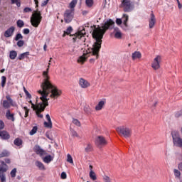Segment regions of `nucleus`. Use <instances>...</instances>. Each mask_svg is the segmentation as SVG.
I'll return each mask as SVG.
<instances>
[{
    "mask_svg": "<svg viewBox=\"0 0 182 182\" xmlns=\"http://www.w3.org/2000/svg\"><path fill=\"white\" fill-rule=\"evenodd\" d=\"M36 166L39 168V170H45V165L39 161H36Z\"/></svg>",
    "mask_w": 182,
    "mask_h": 182,
    "instance_id": "nucleus-26",
    "label": "nucleus"
},
{
    "mask_svg": "<svg viewBox=\"0 0 182 182\" xmlns=\"http://www.w3.org/2000/svg\"><path fill=\"white\" fill-rule=\"evenodd\" d=\"M178 170H180V171H182V162H180L178 164Z\"/></svg>",
    "mask_w": 182,
    "mask_h": 182,
    "instance_id": "nucleus-57",
    "label": "nucleus"
},
{
    "mask_svg": "<svg viewBox=\"0 0 182 182\" xmlns=\"http://www.w3.org/2000/svg\"><path fill=\"white\" fill-rule=\"evenodd\" d=\"M41 22H42V16L41 14V12H35L32 14V16L31 17V23L32 26L34 28H38Z\"/></svg>",
    "mask_w": 182,
    "mask_h": 182,
    "instance_id": "nucleus-4",
    "label": "nucleus"
},
{
    "mask_svg": "<svg viewBox=\"0 0 182 182\" xmlns=\"http://www.w3.org/2000/svg\"><path fill=\"white\" fill-rule=\"evenodd\" d=\"M28 55H29V52L23 53L18 55V60H22L25 59L26 56H28Z\"/></svg>",
    "mask_w": 182,
    "mask_h": 182,
    "instance_id": "nucleus-32",
    "label": "nucleus"
},
{
    "mask_svg": "<svg viewBox=\"0 0 182 182\" xmlns=\"http://www.w3.org/2000/svg\"><path fill=\"white\" fill-rule=\"evenodd\" d=\"M66 36V31H64V33L63 34V38H65Z\"/></svg>",
    "mask_w": 182,
    "mask_h": 182,
    "instance_id": "nucleus-62",
    "label": "nucleus"
},
{
    "mask_svg": "<svg viewBox=\"0 0 182 182\" xmlns=\"http://www.w3.org/2000/svg\"><path fill=\"white\" fill-rule=\"evenodd\" d=\"M77 4V0H73L70 3V9H75V6H76Z\"/></svg>",
    "mask_w": 182,
    "mask_h": 182,
    "instance_id": "nucleus-35",
    "label": "nucleus"
},
{
    "mask_svg": "<svg viewBox=\"0 0 182 182\" xmlns=\"http://www.w3.org/2000/svg\"><path fill=\"white\" fill-rule=\"evenodd\" d=\"M161 63V56L156 55L151 63V68L154 70H158L160 68V63Z\"/></svg>",
    "mask_w": 182,
    "mask_h": 182,
    "instance_id": "nucleus-12",
    "label": "nucleus"
},
{
    "mask_svg": "<svg viewBox=\"0 0 182 182\" xmlns=\"http://www.w3.org/2000/svg\"><path fill=\"white\" fill-rule=\"evenodd\" d=\"M122 23H123V21H122V18H117V20H116L117 25H120Z\"/></svg>",
    "mask_w": 182,
    "mask_h": 182,
    "instance_id": "nucleus-55",
    "label": "nucleus"
},
{
    "mask_svg": "<svg viewBox=\"0 0 182 182\" xmlns=\"http://www.w3.org/2000/svg\"><path fill=\"white\" fill-rule=\"evenodd\" d=\"M5 163H6L7 164H11V159H5Z\"/></svg>",
    "mask_w": 182,
    "mask_h": 182,
    "instance_id": "nucleus-59",
    "label": "nucleus"
},
{
    "mask_svg": "<svg viewBox=\"0 0 182 182\" xmlns=\"http://www.w3.org/2000/svg\"><path fill=\"white\" fill-rule=\"evenodd\" d=\"M79 85L82 89H87V87H90V82L84 78L80 79Z\"/></svg>",
    "mask_w": 182,
    "mask_h": 182,
    "instance_id": "nucleus-15",
    "label": "nucleus"
},
{
    "mask_svg": "<svg viewBox=\"0 0 182 182\" xmlns=\"http://www.w3.org/2000/svg\"><path fill=\"white\" fill-rule=\"evenodd\" d=\"M0 137L3 140H9V139H11V135H9V133H8V132L2 131L0 132Z\"/></svg>",
    "mask_w": 182,
    "mask_h": 182,
    "instance_id": "nucleus-21",
    "label": "nucleus"
},
{
    "mask_svg": "<svg viewBox=\"0 0 182 182\" xmlns=\"http://www.w3.org/2000/svg\"><path fill=\"white\" fill-rule=\"evenodd\" d=\"M173 175L174 177L176 180H178L179 182H182V178H181V171L180 169L174 168L173 169Z\"/></svg>",
    "mask_w": 182,
    "mask_h": 182,
    "instance_id": "nucleus-18",
    "label": "nucleus"
},
{
    "mask_svg": "<svg viewBox=\"0 0 182 182\" xmlns=\"http://www.w3.org/2000/svg\"><path fill=\"white\" fill-rule=\"evenodd\" d=\"M85 35H86V30L85 29V27H80L78 31L73 35H70V36H73V42H76L77 39H82L83 42H85L86 38H85Z\"/></svg>",
    "mask_w": 182,
    "mask_h": 182,
    "instance_id": "nucleus-5",
    "label": "nucleus"
},
{
    "mask_svg": "<svg viewBox=\"0 0 182 182\" xmlns=\"http://www.w3.org/2000/svg\"><path fill=\"white\" fill-rule=\"evenodd\" d=\"M29 32H31V31L29 30V28H24L23 30V33H24V35H28L29 33Z\"/></svg>",
    "mask_w": 182,
    "mask_h": 182,
    "instance_id": "nucleus-54",
    "label": "nucleus"
},
{
    "mask_svg": "<svg viewBox=\"0 0 182 182\" xmlns=\"http://www.w3.org/2000/svg\"><path fill=\"white\" fill-rule=\"evenodd\" d=\"M67 161L73 164V158H72V156L70 154H68L67 155Z\"/></svg>",
    "mask_w": 182,
    "mask_h": 182,
    "instance_id": "nucleus-39",
    "label": "nucleus"
},
{
    "mask_svg": "<svg viewBox=\"0 0 182 182\" xmlns=\"http://www.w3.org/2000/svg\"><path fill=\"white\" fill-rule=\"evenodd\" d=\"M119 8H122L124 12H132L134 9V4L132 0H122Z\"/></svg>",
    "mask_w": 182,
    "mask_h": 182,
    "instance_id": "nucleus-3",
    "label": "nucleus"
},
{
    "mask_svg": "<svg viewBox=\"0 0 182 182\" xmlns=\"http://www.w3.org/2000/svg\"><path fill=\"white\" fill-rule=\"evenodd\" d=\"M92 150H93V146H92V144H87V146L85 149V151H86V153H89V152L92 151Z\"/></svg>",
    "mask_w": 182,
    "mask_h": 182,
    "instance_id": "nucleus-33",
    "label": "nucleus"
},
{
    "mask_svg": "<svg viewBox=\"0 0 182 182\" xmlns=\"http://www.w3.org/2000/svg\"><path fill=\"white\" fill-rule=\"evenodd\" d=\"M132 60H136V59H141V53L140 51H135L132 55Z\"/></svg>",
    "mask_w": 182,
    "mask_h": 182,
    "instance_id": "nucleus-22",
    "label": "nucleus"
},
{
    "mask_svg": "<svg viewBox=\"0 0 182 182\" xmlns=\"http://www.w3.org/2000/svg\"><path fill=\"white\" fill-rule=\"evenodd\" d=\"M173 143L176 147L182 148V139L180 137V133L178 131L171 132Z\"/></svg>",
    "mask_w": 182,
    "mask_h": 182,
    "instance_id": "nucleus-6",
    "label": "nucleus"
},
{
    "mask_svg": "<svg viewBox=\"0 0 182 182\" xmlns=\"http://www.w3.org/2000/svg\"><path fill=\"white\" fill-rule=\"evenodd\" d=\"M85 4L88 8L93 6V0H85Z\"/></svg>",
    "mask_w": 182,
    "mask_h": 182,
    "instance_id": "nucleus-38",
    "label": "nucleus"
},
{
    "mask_svg": "<svg viewBox=\"0 0 182 182\" xmlns=\"http://www.w3.org/2000/svg\"><path fill=\"white\" fill-rule=\"evenodd\" d=\"M16 56H18V53H16V51L12 50L10 52V55H9L10 59L14 60H15Z\"/></svg>",
    "mask_w": 182,
    "mask_h": 182,
    "instance_id": "nucleus-31",
    "label": "nucleus"
},
{
    "mask_svg": "<svg viewBox=\"0 0 182 182\" xmlns=\"http://www.w3.org/2000/svg\"><path fill=\"white\" fill-rule=\"evenodd\" d=\"M23 41L20 40L17 42V46H18V48H22V46H23Z\"/></svg>",
    "mask_w": 182,
    "mask_h": 182,
    "instance_id": "nucleus-50",
    "label": "nucleus"
},
{
    "mask_svg": "<svg viewBox=\"0 0 182 182\" xmlns=\"http://www.w3.org/2000/svg\"><path fill=\"white\" fill-rule=\"evenodd\" d=\"M43 161L47 164H49L50 161H53V157L50 155L46 156L43 159Z\"/></svg>",
    "mask_w": 182,
    "mask_h": 182,
    "instance_id": "nucleus-25",
    "label": "nucleus"
},
{
    "mask_svg": "<svg viewBox=\"0 0 182 182\" xmlns=\"http://www.w3.org/2000/svg\"><path fill=\"white\" fill-rule=\"evenodd\" d=\"M34 151L35 153H36V154H38L41 157H42V156H46V154H48V153H46V151L41 148L39 145H36L34 146Z\"/></svg>",
    "mask_w": 182,
    "mask_h": 182,
    "instance_id": "nucleus-13",
    "label": "nucleus"
},
{
    "mask_svg": "<svg viewBox=\"0 0 182 182\" xmlns=\"http://www.w3.org/2000/svg\"><path fill=\"white\" fill-rule=\"evenodd\" d=\"M178 8L179 9H181V8H182V5L180 3H178Z\"/></svg>",
    "mask_w": 182,
    "mask_h": 182,
    "instance_id": "nucleus-61",
    "label": "nucleus"
},
{
    "mask_svg": "<svg viewBox=\"0 0 182 182\" xmlns=\"http://www.w3.org/2000/svg\"><path fill=\"white\" fill-rule=\"evenodd\" d=\"M156 22H157V21L156 20V16H154V14L151 13L150 15V18H149V29H153V28H154Z\"/></svg>",
    "mask_w": 182,
    "mask_h": 182,
    "instance_id": "nucleus-14",
    "label": "nucleus"
},
{
    "mask_svg": "<svg viewBox=\"0 0 182 182\" xmlns=\"http://www.w3.org/2000/svg\"><path fill=\"white\" fill-rule=\"evenodd\" d=\"M117 132L124 136V137L129 138L132 136V129L130 128H127L126 127H120L117 128Z\"/></svg>",
    "mask_w": 182,
    "mask_h": 182,
    "instance_id": "nucleus-10",
    "label": "nucleus"
},
{
    "mask_svg": "<svg viewBox=\"0 0 182 182\" xmlns=\"http://www.w3.org/2000/svg\"><path fill=\"white\" fill-rule=\"evenodd\" d=\"M103 181L104 182H112V179L110 178V177H109L107 175H105L103 177Z\"/></svg>",
    "mask_w": 182,
    "mask_h": 182,
    "instance_id": "nucleus-42",
    "label": "nucleus"
},
{
    "mask_svg": "<svg viewBox=\"0 0 182 182\" xmlns=\"http://www.w3.org/2000/svg\"><path fill=\"white\" fill-rule=\"evenodd\" d=\"M38 132V127H34L30 132V136H33Z\"/></svg>",
    "mask_w": 182,
    "mask_h": 182,
    "instance_id": "nucleus-43",
    "label": "nucleus"
},
{
    "mask_svg": "<svg viewBox=\"0 0 182 182\" xmlns=\"http://www.w3.org/2000/svg\"><path fill=\"white\" fill-rule=\"evenodd\" d=\"M11 177H12V178H14V177H16V168H14L11 172Z\"/></svg>",
    "mask_w": 182,
    "mask_h": 182,
    "instance_id": "nucleus-41",
    "label": "nucleus"
},
{
    "mask_svg": "<svg viewBox=\"0 0 182 182\" xmlns=\"http://www.w3.org/2000/svg\"><path fill=\"white\" fill-rule=\"evenodd\" d=\"M14 33H15V27L11 26L4 32V37L11 38V36H14Z\"/></svg>",
    "mask_w": 182,
    "mask_h": 182,
    "instance_id": "nucleus-16",
    "label": "nucleus"
},
{
    "mask_svg": "<svg viewBox=\"0 0 182 182\" xmlns=\"http://www.w3.org/2000/svg\"><path fill=\"white\" fill-rule=\"evenodd\" d=\"M46 48H47L46 44H45L44 46H43L44 50H46Z\"/></svg>",
    "mask_w": 182,
    "mask_h": 182,
    "instance_id": "nucleus-64",
    "label": "nucleus"
},
{
    "mask_svg": "<svg viewBox=\"0 0 182 182\" xmlns=\"http://www.w3.org/2000/svg\"><path fill=\"white\" fill-rule=\"evenodd\" d=\"M29 12H32V9L29 8V7H26L23 9V13L24 14H28Z\"/></svg>",
    "mask_w": 182,
    "mask_h": 182,
    "instance_id": "nucleus-49",
    "label": "nucleus"
},
{
    "mask_svg": "<svg viewBox=\"0 0 182 182\" xmlns=\"http://www.w3.org/2000/svg\"><path fill=\"white\" fill-rule=\"evenodd\" d=\"M23 92L26 97H28V99H32V95H31V93H29V92H28V90H26L25 87H23Z\"/></svg>",
    "mask_w": 182,
    "mask_h": 182,
    "instance_id": "nucleus-37",
    "label": "nucleus"
},
{
    "mask_svg": "<svg viewBox=\"0 0 182 182\" xmlns=\"http://www.w3.org/2000/svg\"><path fill=\"white\" fill-rule=\"evenodd\" d=\"M75 16V9H67L64 13V21L65 23H70Z\"/></svg>",
    "mask_w": 182,
    "mask_h": 182,
    "instance_id": "nucleus-9",
    "label": "nucleus"
},
{
    "mask_svg": "<svg viewBox=\"0 0 182 182\" xmlns=\"http://www.w3.org/2000/svg\"><path fill=\"white\" fill-rule=\"evenodd\" d=\"M46 118L48 122H44L45 127H47L48 129H52V119H50V116L49 115V114H47L46 115Z\"/></svg>",
    "mask_w": 182,
    "mask_h": 182,
    "instance_id": "nucleus-19",
    "label": "nucleus"
},
{
    "mask_svg": "<svg viewBox=\"0 0 182 182\" xmlns=\"http://www.w3.org/2000/svg\"><path fill=\"white\" fill-rule=\"evenodd\" d=\"M14 143L15 146L19 147V146H22L23 141L19 138H16V139H14Z\"/></svg>",
    "mask_w": 182,
    "mask_h": 182,
    "instance_id": "nucleus-29",
    "label": "nucleus"
},
{
    "mask_svg": "<svg viewBox=\"0 0 182 182\" xmlns=\"http://www.w3.org/2000/svg\"><path fill=\"white\" fill-rule=\"evenodd\" d=\"M95 146H97L98 149H102L107 146V139L102 135L97 136L95 138Z\"/></svg>",
    "mask_w": 182,
    "mask_h": 182,
    "instance_id": "nucleus-7",
    "label": "nucleus"
},
{
    "mask_svg": "<svg viewBox=\"0 0 182 182\" xmlns=\"http://www.w3.org/2000/svg\"><path fill=\"white\" fill-rule=\"evenodd\" d=\"M114 27V21L109 19L107 20L101 27L94 30L92 33V38L95 39V41L92 45V48H89L86 53H84L83 55L78 58V63H85V62H86V59H87L90 55L95 56V58L90 60L91 63H93L95 59L99 58V52L100 51V48H102V39H103V35L106 33L107 29H113Z\"/></svg>",
    "mask_w": 182,
    "mask_h": 182,
    "instance_id": "nucleus-2",
    "label": "nucleus"
},
{
    "mask_svg": "<svg viewBox=\"0 0 182 182\" xmlns=\"http://www.w3.org/2000/svg\"><path fill=\"white\" fill-rule=\"evenodd\" d=\"M114 38H116V39H122V36H123V33H122V31H120V28L115 27L114 28Z\"/></svg>",
    "mask_w": 182,
    "mask_h": 182,
    "instance_id": "nucleus-17",
    "label": "nucleus"
},
{
    "mask_svg": "<svg viewBox=\"0 0 182 182\" xmlns=\"http://www.w3.org/2000/svg\"><path fill=\"white\" fill-rule=\"evenodd\" d=\"M11 4H16V6L19 8L21 6V1L19 0H11Z\"/></svg>",
    "mask_w": 182,
    "mask_h": 182,
    "instance_id": "nucleus-44",
    "label": "nucleus"
},
{
    "mask_svg": "<svg viewBox=\"0 0 182 182\" xmlns=\"http://www.w3.org/2000/svg\"><path fill=\"white\" fill-rule=\"evenodd\" d=\"M50 63H48V68L46 71L43 72V81L41 83V89L42 90H38V93L41 95L40 97L41 102L38 103V100H36V105L35 104H32V109L36 111V115L40 119L43 118V114H41L42 112L45 111L47 106H49V103L48 102L49 100V97L52 99H56L62 95V91L58 90L56 87L53 85L49 81V68Z\"/></svg>",
    "mask_w": 182,
    "mask_h": 182,
    "instance_id": "nucleus-1",
    "label": "nucleus"
},
{
    "mask_svg": "<svg viewBox=\"0 0 182 182\" xmlns=\"http://www.w3.org/2000/svg\"><path fill=\"white\" fill-rule=\"evenodd\" d=\"M84 112L86 113V114H91L92 112H93V109H92L89 105H86L84 107Z\"/></svg>",
    "mask_w": 182,
    "mask_h": 182,
    "instance_id": "nucleus-27",
    "label": "nucleus"
},
{
    "mask_svg": "<svg viewBox=\"0 0 182 182\" xmlns=\"http://www.w3.org/2000/svg\"><path fill=\"white\" fill-rule=\"evenodd\" d=\"M0 72H1V73H4V72H5V69H1V70H0Z\"/></svg>",
    "mask_w": 182,
    "mask_h": 182,
    "instance_id": "nucleus-63",
    "label": "nucleus"
},
{
    "mask_svg": "<svg viewBox=\"0 0 182 182\" xmlns=\"http://www.w3.org/2000/svg\"><path fill=\"white\" fill-rule=\"evenodd\" d=\"M176 117H181L182 116V110L177 112L175 114Z\"/></svg>",
    "mask_w": 182,
    "mask_h": 182,
    "instance_id": "nucleus-53",
    "label": "nucleus"
},
{
    "mask_svg": "<svg viewBox=\"0 0 182 182\" xmlns=\"http://www.w3.org/2000/svg\"><path fill=\"white\" fill-rule=\"evenodd\" d=\"M5 127V123H4V121L0 120V130H4Z\"/></svg>",
    "mask_w": 182,
    "mask_h": 182,
    "instance_id": "nucleus-52",
    "label": "nucleus"
},
{
    "mask_svg": "<svg viewBox=\"0 0 182 182\" xmlns=\"http://www.w3.org/2000/svg\"><path fill=\"white\" fill-rule=\"evenodd\" d=\"M5 85H6V77H1V87H5Z\"/></svg>",
    "mask_w": 182,
    "mask_h": 182,
    "instance_id": "nucleus-40",
    "label": "nucleus"
},
{
    "mask_svg": "<svg viewBox=\"0 0 182 182\" xmlns=\"http://www.w3.org/2000/svg\"><path fill=\"white\" fill-rule=\"evenodd\" d=\"M6 117L8 120H11V122H15V114L11 113L10 109H8L6 111Z\"/></svg>",
    "mask_w": 182,
    "mask_h": 182,
    "instance_id": "nucleus-20",
    "label": "nucleus"
},
{
    "mask_svg": "<svg viewBox=\"0 0 182 182\" xmlns=\"http://www.w3.org/2000/svg\"><path fill=\"white\" fill-rule=\"evenodd\" d=\"M35 4H36V8H38V4H39V1L38 0H34Z\"/></svg>",
    "mask_w": 182,
    "mask_h": 182,
    "instance_id": "nucleus-60",
    "label": "nucleus"
},
{
    "mask_svg": "<svg viewBox=\"0 0 182 182\" xmlns=\"http://www.w3.org/2000/svg\"><path fill=\"white\" fill-rule=\"evenodd\" d=\"M67 177V175L65 172H62L61 173V178H63V180H65Z\"/></svg>",
    "mask_w": 182,
    "mask_h": 182,
    "instance_id": "nucleus-56",
    "label": "nucleus"
},
{
    "mask_svg": "<svg viewBox=\"0 0 182 182\" xmlns=\"http://www.w3.org/2000/svg\"><path fill=\"white\" fill-rule=\"evenodd\" d=\"M19 39H23V36L21 33L16 34L15 37V41H19Z\"/></svg>",
    "mask_w": 182,
    "mask_h": 182,
    "instance_id": "nucleus-46",
    "label": "nucleus"
},
{
    "mask_svg": "<svg viewBox=\"0 0 182 182\" xmlns=\"http://www.w3.org/2000/svg\"><path fill=\"white\" fill-rule=\"evenodd\" d=\"M8 171V165L5 164V161H1L0 165V181H5V178H6V175L5 173Z\"/></svg>",
    "mask_w": 182,
    "mask_h": 182,
    "instance_id": "nucleus-8",
    "label": "nucleus"
},
{
    "mask_svg": "<svg viewBox=\"0 0 182 182\" xmlns=\"http://www.w3.org/2000/svg\"><path fill=\"white\" fill-rule=\"evenodd\" d=\"M23 109L25 110V116H24V117H28V116L29 114V109H28L27 107H24Z\"/></svg>",
    "mask_w": 182,
    "mask_h": 182,
    "instance_id": "nucleus-47",
    "label": "nucleus"
},
{
    "mask_svg": "<svg viewBox=\"0 0 182 182\" xmlns=\"http://www.w3.org/2000/svg\"><path fill=\"white\" fill-rule=\"evenodd\" d=\"M11 153L6 150H4L1 154H0V159H2V157H9Z\"/></svg>",
    "mask_w": 182,
    "mask_h": 182,
    "instance_id": "nucleus-28",
    "label": "nucleus"
},
{
    "mask_svg": "<svg viewBox=\"0 0 182 182\" xmlns=\"http://www.w3.org/2000/svg\"><path fill=\"white\" fill-rule=\"evenodd\" d=\"M176 161H181L182 162V154H178L176 156Z\"/></svg>",
    "mask_w": 182,
    "mask_h": 182,
    "instance_id": "nucleus-51",
    "label": "nucleus"
},
{
    "mask_svg": "<svg viewBox=\"0 0 182 182\" xmlns=\"http://www.w3.org/2000/svg\"><path fill=\"white\" fill-rule=\"evenodd\" d=\"M73 123L75 124V126H78V127L80 126V122H79L77 119H74L73 120Z\"/></svg>",
    "mask_w": 182,
    "mask_h": 182,
    "instance_id": "nucleus-48",
    "label": "nucleus"
},
{
    "mask_svg": "<svg viewBox=\"0 0 182 182\" xmlns=\"http://www.w3.org/2000/svg\"><path fill=\"white\" fill-rule=\"evenodd\" d=\"M122 21L123 22L124 26H125L124 29H126L127 28V21H129V16L127 14H124L122 18Z\"/></svg>",
    "mask_w": 182,
    "mask_h": 182,
    "instance_id": "nucleus-24",
    "label": "nucleus"
},
{
    "mask_svg": "<svg viewBox=\"0 0 182 182\" xmlns=\"http://www.w3.org/2000/svg\"><path fill=\"white\" fill-rule=\"evenodd\" d=\"M90 178H91V180H93V181H95V180H97L96 173H95V171H93V170H91L90 171Z\"/></svg>",
    "mask_w": 182,
    "mask_h": 182,
    "instance_id": "nucleus-30",
    "label": "nucleus"
},
{
    "mask_svg": "<svg viewBox=\"0 0 182 182\" xmlns=\"http://www.w3.org/2000/svg\"><path fill=\"white\" fill-rule=\"evenodd\" d=\"M72 31H73V28L72 26H69L65 31L66 35H70V33H72Z\"/></svg>",
    "mask_w": 182,
    "mask_h": 182,
    "instance_id": "nucleus-45",
    "label": "nucleus"
},
{
    "mask_svg": "<svg viewBox=\"0 0 182 182\" xmlns=\"http://www.w3.org/2000/svg\"><path fill=\"white\" fill-rule=\"evenodd\" d=\"M48 2H49V0L44 1L41 4V6H46V5H48Z\"/></svg>",
    "mask_w": 182,
    "mask_h": 182,
    "instance_id": "nucleus-58",
    "label": "nucleus"
},
{
    "mask_svg": "<svg viewBox=\"0 0 182 182\" xmlns=\"http://www.w3.org/2000/svg\"><path fill=\"white\" fill-rule=\"evenodd\" d=\"M70 133L73 137H79V134H77V132L75 131L73 129L70 128Z\"/></svg>",
    "mask_w": 182,
    "mask_h": 182,
    "instance_id": "nucleus-34",
    "label": "nucleus"
},
{
    "mask_svg": "<svg viewBox=\"0 0 182 182\" xmlns=\"http://www.w3.org/2000/svg\"><path fill=\"white\" fill-rule=\"evenodd\" d=\"M6 100L2 102V106L4 109H9L11 106H15L14 104V100L11 98L10 95H6Z\"/></svg>",
    "mask_w": 182,
    "mask_h": 182,
    "instance_id": "nucleus-11",
    "label": "nucleus"
},
{
    "mask_svg": "<svg viewBox=\"0 0 182 182\" xmlns=\"http://www.w3.org/2000/svg\"><path fill=\"white\" fill-rule=\"evenodd\" d=\"M105 103H106V102L103 100L100 101L95 107V110L97 111L102 110V109H103V106H105Z\"/></svg>",
    "mask_w": 182,
    "mask_h": 182,
    "instance_id": "nucleus-23",
    "label": "nucleus"
},
{
    "mask_svg": "<svg viewBox=\"0 0 182 182\" xmlns=\"http://www.w3.org/2000/svg\"><path fill=\"white\" fill-rule=\"evenodd\" d=\"M16 23L18 28H23V26H25V23L22 20H18Z\"/></svg>",
    "mask_w": 182,
    "mask_h": 182,
    "instance_id": "nucleus-36",
    "label": "nucleus"
}]
</instances>
